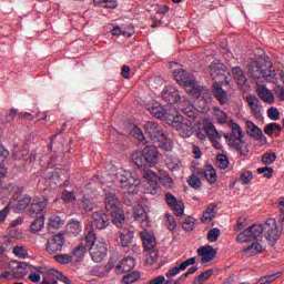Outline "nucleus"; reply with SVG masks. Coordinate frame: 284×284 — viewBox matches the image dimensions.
<instances>
[{"instance_id": "f257e3e1", "label": "nucleus", "mask_w": 284, "mask_h": 284, "mask_svg": "<svg viewBox=\"0 0 284 284\" xmlns=\"http://www.w3.org/2000/svg\"><path fill=\"white\" fill-rule=\"evenodd\" d=\"M263 234L271 247H274L276 243H278V239H281L282 232L278 230V224L276 223L275 219L270 217L264 224H253L237 235V243L253 242L251 245L243 250L244 254L254 256L263 252V245L256 242Z\"/></svg>"}, {"instance_id": "f03ea898", "label": "nucleus", "mask_w": 284, "mask_h": 284, "mask_svg": "<svg viewBox=\"0 0 284 284\" xmlns=\"http://www.w3.org/2000/svg\"><path fill=\"white\" fill-rule=\"evenodd\" d=\"M248 74L252 79L258 80L264 79L268 83H276V71L272 70V62L257 58L256 60H251L247 64Z\"/></svg>"}, {"instance_id": "7ed1b4c3", "label": "nucleus", "mask_w": 284, "mask_h": 284, "mask_svg": "<svg viewBox=\"0 0 284 284\" xmlns=\"http://www.w3.org/2000/svg\"><path fill=\"white\" fill-rule=\"evenodd\" d=\"M85 243L89 245V252L94 263H101L108 255V243L97 240V234L92 229L85 235Z\"/></svg>"}, {"instance_id": "20e7f679", "label": "nucleus", "mask_w": 284, "mask_h": 284, "mask_svg": "<svg viewBox=\"0 0 284 284\" xmlns=\"http://www.w3.org/2000/svg\"><path fill=\"white\" fill-rule=\"evenodd\" d=\"M160 175H156L152 170H148L144 172L143 178L146 181L144 186V194H151V196H155L161 192V186H159V181L164 180L169 185L172 183V178L165 170H161L159 172Z\"/></svg>"}, {"instance_id": "39448f33", "label": "nucleus", "mask_w": 284, "mask_h": 284, "mask_svg": "<svg viewBox=\"0 0 284 284\" xmlns=\"http://www.w3.org/2000/svg\"><path fill=\"white\" fill-rule=\"evenodd\" d=\"M116 180L120 183V187L126 193V194H138L139 193V185H141V181L136 179L132 174V172L120 169L118 170Z\"/></svg>"}, {"instance_id": "423d86ee", "label": "nucleus", "mask_w": 284, "mask_h": 284, "mask_svg": "<svg viewBox=\"0 0 284 284\" xmlns=\"http://www.w3.org/2000/svg\"><path fill=\"white\" fill-rule=\"evenodd\" d=\"M173 77L175 81L180 85H184V88L191 92V94H196L197 92H201V85L196 83V78L194 74L187 72V70L184 69H176L173 71Z\"/></svg>"}, {"instance_id": "0eeeda50", "label": "nucleus", "mask_w": 284, "mask_h": 284, "mask_svg": "<svg viewBox=\"0 0 284 284\" xmlns=\"http://www.w3.org/2000/svg\"><path fill=\"white\" fill-rule=\"evenodd\" d=\"M104 192V207L106 212H114V210H119V190L112 186H105L103 189Z\"/></svg>"}, {"instance_id": "6e6552de", "label": "nucleus", "mask_w": 284, "mask_h": 284, "mask_svg": "<svg viewBox=\"0 0 284 284\" xmlns=\"http://www.w3.org/2000/svg\"><path fill=\"white\" fill-rule=\"evenodd\" d=\"M30 270H37L38 272H41V266H34L28 262H12L11 263V272L13 274L14 278H24L28 273H30Z\"/></svg>"}, {"instance_id": "1a4fd4ad", "label": "nucleus", "mask_w": 284, "mask_h": 284, "mask_svg": "<svg viewBox=\"0 0 284 284\" xmlns=\"http://www.w3.org/2000/svg\"><path fill=\"white\" fill-rule=\"evenodd\" d=\"M168 124L171 125L173 130H176L184 139L192 136V129H190L183 116L175 115L173 119H168Z\"/></svg>"}, {"instance_id": "9d476101", "label": "nucleus", "mask_w": 284, "mask_h": 284, "mask_svg": "<svg viewBox=\"0 0 284 284\" xmlns=\"http://www.w3.org/2000/svg\"><path fill=\"white\" fill-rule=\"evenodd\" d=\"M144 132L153 143H159L161 141V136H164L165 133L161 125L154 121H149L144 124Z\"/></svg>"}, {"instance_id": "9b49d317", "label": "nucleus", "mask_w": 284, "mask_h": 284, "mask_svg": "<svg viewBox=\"0 0 284 284\" xmlns=\"http://www.w3.org/2000/svg\"><path fill=\"white\" fill-rule=\"evenodd\" d=\"M226 70L227 68L225 67V64L221 63L219 60L213 61L209 67L210 77L213 78L215 81H225V79H227V77L225 75L227 74Z\"/></svg>"}, {"instance_id": "f8f14e48", "label": "nucleus", "mask_w": 284, "mask_h": 284, "mask_svg": "<svg viewBox=\"0 0 284 284\" xmlns=\"http://www.w3.org/2000/svg\"><path fill=\"white\" fill-rule=\"evenodd\" d=\"M64 243H65V237L63 236V234L58 233V234L51 236L47 241L48 254H57V252H61V250H63Z\"/></svg>"}, {"instance_id": "ddd939ff", "label": "nucleus", "mask_w": 284, "mask_h": 284, "mask_svg": "<svg viewBox=\"0 0 284 284\" xmlns=\"http://www.w3.org/2000/svg\"><path fill=\"white\" fill-rule=\"evenodd\" d=\"M91 223L95 230H105L110 225V216L103 211H95L92 214Z\"/></svg>"}, {"instance_id": "4468645a", "label": "nucleus", "mask_w": 284, "mask_h": 284, "mask_svg": "<svg viewBox=\"0 0 284 284\" xmlns=\"http://www.w3.org/2000/svg\"><path fill=\"white\" fill-rule=\"evenodd\" d=\"M142 152H144V161H146L148 168H154L159 163V149L156 146H145Z\"/></svg>"}, {"instance_id": "2eb2a0df", "label": "nucleus", "mask_w": 284, "mask_h": 284, "mask_svg": "<svg viewBox=\"0 0 284 284\" xmlns=\"http://www.w3.org/2000/svg\"><path fill=\"white\" fill-rule=\"evenodd\" d=\"M140 237L142 239V245L145 252H150L156 247V237L148 231V227L140 232Z\"/></svg>"}, {"instance_id": "dca6fc26", "label": "nucleus", "mask_w": 284, "mask_h": 284, "mask_svg": "<svg viewBox=\"0 0 284 284\" xmlns=\"http://www.w3.org/2000/svg\"><path fill=\"white\" fill-rule=\"evenodd\" d=\"M196 174L200 176V179H205L209 181L211 185L216 183L219 179V175H216V170H214V166L212 165H206L204 170H197Z\"/></svg>"}, {"instance_id": "f3484780", "label": "nucleus", "mask_w": 284, "mask_h": 284, "mask_svg": "<svg viewBox=\"0 0 284 284\" xmlns=\"http://www.w3.org/2000/svg\"><path fill=\"white\" fill-rule=\"evenodd\" d=\"M133 216L135 221H141V227H150V216H148V213L145 212V209L141 205H136L133 209Z\"/></svg>"}, {"instance_id": "a211bd4d", "label": "nucleus", "mask_w": 284, "mask_h": 284, "mask_svg": "<svg viewBox=\"0 0 284 284\" xmlns=\"http://www.w3.org/2000/svg\"><path fill=\"white\" fill-rule=\"evenodd\" d=\"M136 267L134 257H124L115 267L116 274H124V272H132Z\"/></svg>"}, {"instance_id": "6ab92c4d", "label": "nucleus", "mask_w": 284, "mask_h": 284, "mask_svg": "<svg viewBox=\"0 0 284 284\" xmlns=\"http://www.w3.org/2000/svg\"><path fill=\"white\" fill-rule=\"evenodd\" d=\"M246 101L252 110L253 116L256 119L263 118V106H261V101L255 95H248Z\"/></svg>"}, {"instance_id": "aec40b11", "label": "nucleus", "mask_w": 284, "mask_h": 284, "mask_svg": "<svg viewBox=\"0 0 284 284\" xmlns=\"http://www.w3.org/2000/svg\"><path fill=\"white\" fill-rule=\"evenodd\" d=\"M197 255L202 256L201 261L203 263H210L212 260L216 256V251H214V247L212 245H206L197 248Z\"/></svg>"}, {"instance_id": "412c9836", "label": "nucleus", "mask_w": 284, "mask_h": 284, "mask_svg": "<svg viewBox=\"0 0 284 284\" xmlns=\"http://www.w3.org/2000/svg\"><path fill=\"white\" fill-rule=\"evenodd\" d=\"M256 93L257 97H260V99L264 101V103H268L270 105H272V103H274L275 101L274 93H272L270 89H267V87L265 85H257Z\"/></svg>"}, {"instance_id": "4be33fe9", "label": "nucleus", "mask_w": 284, "mask_h": 284, "mask_svg": "<svg viewBox=\"0 0 284 284\" xmlns=\"http://www.w3.org/2000/svg\"><path fill=\"white\" fill-rule=\"evenodd\" d=\"M131 161L140 170H145V169L149 168L148 162L145 161V154H144L143 150L142 151H134L131 154Z\"/></svg>"}, {"instance_id": "5701e85b", "label": "nucleus", "mask_w": 284, "mask_h": 284, "mask_svg": "<svg viewBox=\"0 0 284 284\" xmlns=\"http://www.w3.org/2000/svg\"><path fill=\"white\" fill-rule=\"evenodd\" d=\"M111 216V223L113 225H116L118 227H123L125 224V213L122 211V209H115L114 211L109 212Z\"/></svg>"}, {"instance_id": "b1692460", "label": "nucleus", "mask_w": 284, "mask_h": 284, "mask_svg": "<svg viewBox=\"0 0 284 284\" xmlns=\"http://www.w3.org/2000/svg\"><path fill=\"white\" fill-rule=\"evenodd\" d=\"M212 92L219 103H221V105L225 104V102L227 101V92L223 90V87L219 82L213 83Z\"/></svg>"}, {"instance_id": "393cba45", "label": "nucleus", "mask_w": 284, "mask_h": 284, "mask_svg": "<svg viewBox=\"0 0 284 284\" xmlns=\"http://www.w3.org/2000/svg\"><path fill=\"white\" fill-rule=\"evenodd\" d=\"M48 207V199L33 200L30 206V214H41Z\"/></svg>"}, {"instance_id": "a878e982", "label": "nucleus", "mask_w": 284, "mask_h": 284, "mask_svg": "<svg viewBox=\"0 0 284 284\" xmlns=\"http://www.w3.org/2000/svg\"><path fill=\"white\" fill-rule=\"evenodd\" d=\"M246 132L252 136V139H255V141H260V139H263V130L258 128L254 122L246 121Z\"/></svg>"}, {"instance_id": "bb28decb", "label": "nucleus", "mask_w": 284, "mask_h": 284, "mask_svg": "<svg viewBox=\"0 0 284 284\" xmlns=\"http://www.w3.org/2000/svg\"><path fill=\"white\" fill-rule=\"evenodd\" d=\"M204 132L210 136L211 141L223 139V134L216 130V126L212 122L204 124Z\"/></svg>"}, {"instance_id": "cd10ccee", "label": "nucleus", "mask_w": 284, "mask_h": 284, "mask_svg": "<svg viewBox=\"0 0 284 284\" xmlns=\"http://www.w3.org/2000/svg\"><path fill=\"white\" fill-rule=\"evenodd\" d=\"M90 199H92V196H90V194L87 193L81 200H79V210H82V212H92V210H94V203H92V200Z\"/></svg>"}, {"instance_id": "c85d7f7f", "label": "nucleus", "mask_w": 284, "mask_h": 284, "mask_svg": "<svg viewBox=\"0 0 284 284\" xmlns=\"http://www.w3.org/2000/svg\"><path fill=\"white\" fill-rule=\"evenodd\" d=\"M233 79L236 81L237 85L243 87L247 83V78L245 77V72L241 67L232 68Z\"/></svg>"}, {"instance_id": "c756f323", "label": "nucleus", "mask_w": 284, "mask_h": 284, "mask_svg": "<svg viewBox=\"0 0 284 284\" xmlns=\"http://www.w3.org/2000/svg\"><path fill=\"white\" fill-rule=\"evenodd\" d=\"M88 250H89V245H85L83 243H81L80 245H78L74 248V251H73V258H74L75 263H81V261H83Z\"/></svg>"}, {"instance_id": "7c9ffc66", "label": "nucleus", "mask_w": 284, "mask_h": 284, "mask_svg": "<svg viewBox=\"0 0 284 284\" xmlns=\"http://www.w3.org/2000/svg\"><path fill=\"white\" fill-rule=\"evenodd\" d=\"M213 116L220 125H225V123H227V113L219 106H213Z\"/></svg>"}, {"instance_id": "2f4dec72", "label": "nucleus", "mask_w": 284, "mask_h": 284, "mask_svg": "<svg viewBox=\"0 0 284 284\" xmlns=\"http://www.w3.org/2000/svg\"><path fill=\"white\" fill-rule=\"evenodd\" d=\"M161 149L165 152H172L174 148V142L170 139V135L164 132V135H161Z\"/></svg>"}, {"instance_id": "473e14b6", "label": "nucleus", "mask_w": 284, "mask_h": 284, "mask_svg": "<svg viewBox=\"0 0 284 284\" xmlns=\"http://www.w3.org/2000/svg\"><path fill=\"white\" fill-rule=\"evenodd\" d=\"M132 239H134V233L129 230H124L123 232H120V241L122 247H128L130 243H132Z\"/></svg>"}, {"instance_id": "72a5a7b5", "label": "nucleus", "mask_w": 284, "mask_h": 284, "mask_svg": "<svg viewBox=\"0 0 284 284\" xmlns=\"http://www.w3.org/2000/svg\"><path fill=\"white\" fill-rule=\"evenodd\" d=\"M216 206H217L216 204L212 203L206 207L205 212H203V215H202L203 222L212 221V219L216 216Z\"/></svg>"}, {"instance_id": "f704fd0d", "label": "nucleus", "mask_w": 284, "mask_h": 284, "mask_svg": "<svg viewBox=\"0 0 284 284\" xmlns=\"http://www.w3.org/2000/svg\"><path fill=\"white\" fill-rule=\"evenodd\" d=\"M165 163H166L169 170H171V172H174V171L181 169V161L176 156L169 155L165 159Z\"/></svg>"}, {"instance_id": "c9c22d12", "label": "nucleus", "mask_w": 284, "mask_h": 284, "mask_svg": "<svg viewBox=\"0 0 284 284\" xmlns=\"http://www.w3.org/2000/svg\"><path fill=\"white\" fill-rule=\"evenodd\" d=\"M45 226V216L40 215L31 223V231L32 232H41Z\"/></svg>"}, {"instance_id": "e433bc0d", "label": "nucleus", "mask_w": 284, "mask_h": 284, "mask_svg": "<svg viewBox=\"0 0 284 284\" xmlns=\"http://www.w3.org/2000/svg\"><path fill=\"white\" fill-rule=\"evenodd\" d=\"M230 128L232 130L231 138L236 141H241L243 139V129H241V125H239V123L231 122Z\"/></svg>"}, {"instance_id": "4c0bfd02", "label": "nucleus", "mask_w": 284, "mask_h": 284, "mask_svg": "<svg viewBox=\"0 0 284 284\" xmlns=\"http://www.w3.org/2000/svg\"><path fill=\"white\" fill-rule=\"evenodd\" d=\"M48 225L49 227H51V230H59V227H62V225H64V221L61 220V216L59 215H51L49 217Z\"/></svg>"}, {"instance_id": "58836bf2", "label": "nucleus", "mask_w": 284, "mask_h": 284, "mask_svg": "<svg viewBox=\"0 0 284 284\" xmlns=\"http://www.w3.org/2000/svg\"><path fill=\"white\" fill-rule=\"evenodd\" d=\"M216 164L220 170H227V168H230V160L227 159V155L219 154L216 156Z\"/></svg>"}, {"instance_id": "ea45409f", "label": "nucleus", "mask_w": 284, "mask_h": 284, "mask_svg": "<svg viewBox=\"0 0 284 284\" xmlns=\"http://www.w3.org/2000/svg\"><path fill=\"white\" fill-rule=\"evenodd\" d=\"M149 112L154 116L155 119H165V110L163 106L158 105V106H151L149 109Z\"/></svg>"}, {"instance_id": "a19ab883", "label": "nucleus", "mask_w": 284, "mask_h": 284, "mask_svg": "<svg viewBox=\"0 0 284 284\" xmlns=\"http://www.w3.org/2000/svg\"><path fill=\"white\" fill-rule=\"evenodd\" d=\"M132 136L134 139H138L141 143L144 145L148 143V140H145V135L143 134V131L139 126H134L131 131Z\"/></svg>"}, {"instance_id": "79ce46f5", "label": "nucleus", "mask_w": 284, "mask_h": 284, "mask_svg": "<svg viewBox=\"0 0 284 284\" xmlns=\"http://www.w3.org/2000/svg\"><path fill=\"white\" fill-rule=\"evenodd\" d=\"M196 223V220L192 216H187L185 221L182 223V230L185 232H192L194 230V225Z\"/></svg>"}, {"instance_id": "37998d69", "label": "nucleus", "mask_w": 284, "mask_h": 284, "mask_svg": "<svg viewBox=\"0 0 284 284\" xmlns=\"http://www.w3.org/2000/svg\"><path fill=\"white\" fill-rule=\"evenodd\" d=\"M281 130H283V128L278 123L273 122L265 125L264 133L270 135L273 132H281Z\"/></svg>"}, {"instance_id": "c03bdc74", "label": "nucleus", "mask_w": 284, "mask_h": 284, "mask_svg": "<svg viewBox=\"0 0 284 284\" xmlns=\"http://www.w3.org/2000/svg\"><path fill=\"white\" fill-rule=\"evenodd\" d=\"M28 154H29L28 149L16 148V149H13L12 156H13V159H16V161H21V159H26L28 156Z\"/></svg>"}, {"instance_id": "a18cd8bd", "label": "nucleus", "mask_w": 284, "mask_h": 284, "mask_svg": "<svg viewBox=\"0 0 284 284\" xmlns=\"http://www.w3.org/2000/svg\"><path fill=\"white\" fill-rule=\"evenodd\" d=\"M219 236H221V230L219 227L211 229L207 233V241H210V243H216Z\"/></svg>"}, {"instance_id": "49530a36", "label": "nucleus", "mask_w": 284, "mask_h": 284, "mask_svg": "<svg viewBox=\"0 0 284 284\" xmlns=\"http://www.w3.org/2000/svg\"><path fill=\"white\" fill-rule=\"evenodd\" d=\"M30 274H29V281H31L32 283H39L41 281V274H43V267L41 266V271H37V270H29Z\"/></svg>"}, {"instance_id": "de8ad7c7", "label": "nucleus", "mask_w": 284, "mask_h": 284, "mask_svg": "<svg viewBox=\"0 0 284 284\" xmlns=\"http://www.w3.org/2000/svg\"><path fill=\"white\" fill-rule=\"evenodd\" d=\"M13 254L18 258H28V250H26V246H14Z\"/></svg>"}, {"instance_id": "09e8293b", "label": "nucleus", "mask_w": 284, "mask_h": 284, "mask_svg": "<svg viewBox=\"0 0 284 284\" xmlns=\"http://www.w3.org/2000/svg\"><path fill=\"white\" fill-rule=\"evenodd\" d=\"M94 6H100L102 8H115L116 2L114 0H93Z\"/></svg>"}, {"instance_id": "8fccbe9b", "label": "nucleus", "mask_w": 284, "mask_h": 284, "mask_svg": "<svg viewBox=\"0 0 284 284\" xmlns=\"http://www.w3.org/2000/svg\"><path fill=\"white\" fill-rule=\"evenodd\" d=\"M165 219H166L165 225L168 230H170L171 232L176 230V220L174 219V216L170 213H166Z\"/></svg>"}, {"instance_id": "3c124183", "label": "nucleus", "mask_w": 284, "mask_h": 284, "mask_svg": "<svg viewBox=\"0 0 284 284\" xmlns=\"http://www.w3.org/2000/svg\"><path fill=\"white\" fill-rule=\"evenodd\" d=\"M171 210H173L175 216H183L185 204H183V201H179L174 206H171Z\"/></svg>"}, {"instance_id": "603ef678", "label": "nucleus", "mask_w": 284, "mask_h": 284, "mask_svg": "<svg viewBox=\"0 0 284 284\" xmlns=\"http://www.w3.org/2000/svg\"><path fill=\"white\" fill-rule=\"evenodd\" d=\"M140 276L141 275L139 273L133 272L131 274L124 275L122 278V282H124L125 284L136 283V281H139Z\"/></svg>"}, {"instance_id": "864d4df0", "label": "nucleus", "mask_w": 284, "mask_h": 284, "mask_svg": "<svg viewBox=\"0 0 284 284\" xmlns=\"http://www.w3.org/2000/svg\"><path fill=\"white\" fill-rule=\"evenodd\" d=\"M54 260L57 263H60L61 265H68V263H72V256L69 254H59L54 256Z\"/></svg>"}, {"instance_id": "5fc2aeb1", "label": "nucleus", "mask_w": 284, "mask_h": 284, "mask_svg": "<svg viewBox=\"0 0 284 284\" xmlns=\"http://www.w3.org/2000/svg\"><path fill=\"white\" fill-rule=\"evenodd\" d=\"M274 161H276V153H264L262 156V163H264V165H272V163H274Z\"/></svg>"}, {"instance_id": "6e6d98bb", "label": "nucleus", "mask_w": 284, "mask_h": 284, "mask_svg": "<svg viewBox=\"0 0 284 284\" xmlns=\"http://www.w3.org/2000/svg\"><path fill=\"white\" fill-rule=\"evenodd\" d=\"M267 116L271 119V121H278V119H281V112H278V109L275 106H271L267 110Z\"/></svg>"}, {"instance_id": "4d7b16f0", "label": "nucleus", "mask_w": 284, "mask_h": 284, "mask_svg": "<svg viewBox=\"0 0 284 284\" xmlns=\"http://www.w3.org/2000/svg\"><path fill=\"white\" fill-rule=\"evenodd\" d=\"M11 205H12V201H8L6 207L0 211V223H4L6 219H8V215L10 214Z\"/></svg>"}, {"instance_id": "13d9d810", "label": "nucleus", "mask_w": 284, "mask_h": 284, "mask_svg": "<svg viewBox=\"0 0 284 284\" xmlns=\"http://www.w3.org/2000/svg\"><path fill=\"white\" fill-rule=\"evenodd\" d=\"M257 174H264L265 179H272L274 176V169L270 166L258 168Z\"/></svg>"}, {"instance_id": "bf43d9fd", "label": "nucleus", "mask_w": 284, "mask_h": 284, "mask_svg": "<svg viewBox=\"0 0 284 284\" xmlns=\"http://www.w3.org/2000/svg\"><path fill=\"white\" fill-rule=\"evenodd\" d=\"M158 258H159V254L156 253V251L151 250L149 252V254L146 255L145 261H146L148 265H154V263H156Z\"/></svg>"}, {"instance_id": "052dcab7", "label": "nucleus", "mask_w": 284, "mask_h": 284, "mask_svg": "<svg viewBox=\"0 0 284 284\" xmlns=\"http://www.w3.org/2000/svg\"><path fill=\"white\" fill-rule=\"evenodd\" d=\"M181 272H184L183 268H181V265L175 266V267L170 268L166 272L165 276H166V278H174V276H179V274H181Z\"/></svg>"}, {"instance_id": "680f3d73", "label": "nucleus", "mask_w": 284, "mask_h": 284, "mask_svg": "<svg viewBox=\"0 0 284 284\" xmlns=\"http://www.w3.org/2000/svg\"><path fill=\"white\" fill-rule=\"evenodd\" d=\"M165 201H166V205H169V207H174V206L178 204V202H179L180 200H176V197L174 196V194L168 192V193L165 194Z\"/></svg>"}, {"instance_id": "e2e57ef3", "label": "nucleus", "mask_w": 284, "mask_h": 284, "mask_svg": "<svg viewBox=\"0 0 284 284\" xmlns=\"http://www.w3.org/2000/svg\"><path fill=\"white\" fill-rule=\"evenodd\" d=\"M73 236H79L83 232V226L80 221L72 220Z\"/></svg>"}, {"instance_id": "0e129e2a", "label": "nucleus", "mask_w": 284, "mask_h": 284, "mask_svg": "<svg viewBox=\"0 0 284 284\" xmlns=\"http://www.w3.org/2000/svg\"><path fill=\"white\" fill-rule=\"evenodd\" d=\"M252 179H254L252 171H245L241 174V181H242L243 185H247V183H250V181H252Z\"/></svg>"}, {"instance_id": "69168bd1", "label": "nucleus", "mask_w": 284, "mask_h": 284, "mask_svg": "<svg viewBox=\"0 0 284 284\" xmlns=\"http://www.w3.org/2000/svg\"><path fill=\"white\" fill-rule=\"evenodd\" d=\"M187 183L190 187H193L194 190H199V187H201V179L196 178L195 175H192Z\"/></svg>"}, {"instance_id": "338daca9", "label": "nucleus", "mask_w": 284, "mask_h": 284, "mask_svg": "<svg viewBox=\"0 0 284 284\" xmlns=\"http://www.w3.org/2000/svg\"><path fill=\"white\" fill-rule=\"evenodd\" d=\"M112 37H121V34H125V29L123 27L114 26L111 30Z\"/></svg>"}, {"instance_id": "774afa93", "label": "nucleus", "mask_w": 284, "mask_h": 284, "mask_svg": "<svg viewBox=\"0 0 284 284\" xmlns=\"http://www.w3.org/2000/svg\"><path fill=\"white\" fill-rule=\"evenodd\" d=\"M275 97L280 99V101H284V87L283 85H276L274 88Z\"/></svg>"}]
</instances>
